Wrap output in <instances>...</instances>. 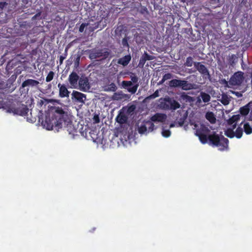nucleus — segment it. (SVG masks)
Wrapping results in <instances>:
<instances>
[{"mask_svg": "<svg viewBox=\"0 0 252 252\" xmlns=\"http://www.w3.org/2000/svg\"><path fill=\"white\" fill-rule=\"evenodd\" d=\"M42 124L48 130H52L55 127L59 131L60 129L63 128L73 136L77 135V128L72 124L67 112L62 107H55L52 108L46 114Z\"/></svg>", "mask_w": 252, "mask_h": 252, "instance_id": "nucleus-1", "label": "nucleus"}, {"mask_svg": "<svg viewBox=\"0 0 252 252\" xmlns=\"http://www.w3.org/2000/svg\"><path fill=\"white\" fill-rule=\"evenodd\" d=\"M207 126L208 125L206 124V143L213 147H218L220 151L227 150L229 142L228 139L222 135L220 136L216 132L207 135V132L210 131Z\"/></svg>", "mask_w": 252, "mask_h": 252, "instance_id": "nucleus-2", "label": "nucleus"}, {"mask_svg": "<svg viewBox=\"0 0 252 252\" xmlns=\"http://www.w3.org/2000/svg\"><path fill=\"white\" fill-rule=\"evenodd\" d=\"M159 107L165 110H176L180 107V103L170 98H160Z\"/></svg>", "mask_w": 252, "mask_h": 252, "instance_id": "nucleus-3", "label": "nucleus"}, {"mask_svg": "<svg viewBox=\"0 0 252 252\" xmlns=\"http://www.w3.org/2000/svg\"><path fill=\"white\" fill-rule=\"evenodd\" d=\"M155 127L154 124L150 121H144L141 126L138 127V131L141 134H145L147 133V132H148L152 131Z\"/></svg>", "mask_w": 252, "mask_h": 252, "instance_id": "nucleus-4", "label": "nucleus"}, {"mask_svg": "<svg viewBox=\"0 0 252 252\" xmlns=\"http://www.w3.org/2000/svg\"><path fill=\"white\" fill-rule=\"evenodd\" d=\"M111 51L108 49H102L94 51L92 53V57L94 58H100L105 60L110 57Z\"/></svg>", "mask_w": 252, "mask_h": 252, "instance_id": "nucleus-5", "label": "nucleus"}, {"mask_svg": "<svg viewBox=\"0 0 252 252\" xmlns=\"http://www.w3.org/2000/svg\"><path fill=\"white\" fill-rule=\"evenodd\" d=\"M194 129H195V135L198 136L200 141L202 144H205V125H200V127L199 124L194 125Z\"/></svg>", "mask_w": 252, "mask_h": 252, "instance_id": "nucleus-6", "label": "nucleus"}, {"mask_svg": "<svg viewBox=\"0 0 252 252\" xmlns=\"http://www.w3.org/2000/svg\"><path fill=\"white\" fill-rule=\"evenodd\" d=\"M11 110L14 114L22 116H26L29 111L27 106L23 104L17 107L11 108Z\"/></svg>", "mask_w": 252, "mask_h": 252, "instance_id": "nucleus-7", "label": "nucleus"}, {"mask_svg": "<svg viewBox=\"0 0 252 252\" xmlns=\"http://www.w3.org/2000/svg\"><path fill=\"white\" fill-rule=\"evenodd\" d=\"M122 85L124 89H126L128 92L131 94H135L139 86L138 84H136L135 85L132 86L133 84L130 81H123Z\"/></svg>", "mask_w": 252, "mask_h": 252, "instance_id": "nucleus-8", "label": "nucleus"}, {"mask_svg": "<svg viewBox=\"0 0 252 252\" xmlns=\"http://www.w3.org/2000/svg\"><path fill=\"white\" fill-rule=\"evenodd\" d=\"M244 77L242 72H237L230 78V84L233 86L240 85L243 81Z\"/></svg>", "mask_w": 252, "mask_h": 252, "instance_id": "nucleus-9", "label": "nucleus"}, {"mask_svg": "<svg viewBox=\"0 0 252 252\" xmlns=\"http://www.w3.org/2000/svg\"><path fill=\"white\" fill-rule=\"evenodd\" d=\"M188 82L185 80H181L178 79H172L169 82V85L171 87H182L184 90H186Z\"/></svg>", "mask_w": 252, "mask_h": 252, "instance_id": "nucleus-10", "label": "nucleus"}, {"mask_svg": "<svg viewBox=\"0 0 252 252\" xmlns=\"http://www.w3.org/2000/svg\"><path fill=\"white\" fill-rule=\"evenodd\" d=\"M178 116L176 117V121L179 126H182L188 117V112L184 110L178 111Z\"/></svg>", "mask_w": 252, "mask_h": 252, "instance_id": "nucleus-11", "label": "nucleus"}, {"mask_svg": "<svg viewBox=\"0 0 252 252\" xmlns=\"http://www.w3.org/2000/svg\"><path fill=\"white\" fill-rule=\"evenodd\" d=\"M79 85L80 90L86 92L90 89L89 80L87 77H81L79 80Z\"/></svg>", "mask_w": 252, "mask_h": 252, "instance_id": "nucleus-12", "label": "nucleus"}, {"mask_svg": "<svg viewBox=\"0 0 252 252\" xmlns=\"http://www.w3.org/2000/svg\"><path fill=\"white\" fill-rule=\"evenodd\" d=\"M154 58V56L150 55L146 52H145L140 58L138 63V66L143 67L146 61L153 60Z\"/></svg>", "mask_w": 252, "mask_h": 252, "instance_id": "nucleus-13", "label": "nucleus"}, {"mask_svg": "<svg viewBox=\"0 0 252 252\" xmlns=\"http://www.w3.org/2000/svg\"><path fill=\"white\" fill-rule=\"evenodd\" d=\"M58 87L59 89V96L62 98L68 97L70 92L68 91L64 84L59 83Z\"/></svg>", "mask_w": 252, "mask_h": 252, "instance_id": "nucleus-14", "label": "nucleus"}, {"mask_svg": "<svg viewBox=\"0 0 252 252\" xmlns=\"http://www.w3.org/2000/svg\"><path fill=\"white\" fill-rule=\"evenodd\" d=\"M72 95L78 102L81 103H84L86 99V96L85 94L76 91H73Z\"/></svg>", "mask_w": 252, "mask_h": 252, "instance_id": "nucleus-15", "label": "nucleus"}, {"mask_svg": "<svg viewBox=\"0 0 252 252\" xmlns=\"http://www.w3.org/2000/svg\"><path fill=\"white\" fill-rule=\"evenodd\" d=\"M167 116L165 114L157 113L154 115L151 118V122H163L166 119Z\"/></svg>", "mask_w": 252, "mask_h": 252, "instance_id": "nucleus-16", "label": "nucleus"}, {"mask_svg": "<svg viewBox=\"0 0 252 252\" xmlns=\"http://www.w3.org/2000/svg\"><path fill=\"white\" fill-rule=\"evenodd\" d=\"M39 84V82L38 81L32 79H28L22 83L21 87L23 88L27 86L33 87H37Z\"/></svg>", "mask_w": 252, "mask_h": 252, "instance_id": "nucleus-17", "label": "nucleus"}, {"mask_svg": "<svg viewBox=\"0 0 252 252\" xmlns=\"http://www.w3.org/2000/svg\"><path fill=\"white\" fill-rule=\"evenodd\" d=\"M68 80L70 84L74 86L77 85L78 81L79 80V76L76 72H72L69 75Z\"/></svg>", "mask_w": 252, "mask_h": 252, "instance_id": "nucleus-18", "label": "nucleus"}, {"mask_svg": "<svg viewBox=\"0 0 252 252\" xmlns=\"http://www.w3.org/2000/svg\"><path fill=\"white\" fill-rule=\"evenodd\" d=\"M131 59V56L130 55H127L122 58H120L118 61V63L125 66L129 63Z\"/></svg>", "mask_w": 252, "mask_h": 252, "instance_id": "nucleus-19", "label": "nucleus"}, {"mask_svg": "<svg viewBox=\"0 0 252 252\" xmlns=\"http://www.w3.org/2000/svg\"><path fill=\"white\" fill-rule=\"evenodd\" d=\"M126 94H124L122 91L114 93L112 96V99L114 100H121L126 98Z\"/></svg>", "mask_w": 252, "mask_h": 252, "instance_id": "nucleus-20", "label": "nucleus"}, {"mask_svg": "<svg viewBox=\"0 0 252 252\" xmlns=\"http://www.w3.org/2000/svg\"><path fill=\"white\" fill-rule=\"evenodd\" d=\"M103 88L105 92H115L117 90V87L114 83L104 85Z\"/></svg>", "mask_w": 252, "mask_h": 252, "instance_id": "nucleus-21", "label": "nucleus"}, {"mask_svg": "<svg viewBox=\"0 0 252 252\" xmlns=\"http://www.w3.org/2000/svg\"><path fill=\"white\" fill-rule=\"evenodd\" d=\"M116 120L118 123L120 124H124L126 122L127 117L125 114L121 112L117 116Z\"/></svg>", "mask_w": 252, "mask_h": 252, "instance_id": "nucleus-22", "label": "nucleus"}, {"mask_svg": "<svg viewBox=\"0 0 252 252\" xmlns=\"http://www.w3.org/2000/svg\"><path fill=\"white\" fill-rule=\"evenodd\" d=\"M206 119L212 124L216 122V116L212 112L209 111L206 113Z\"/></svg>", "mask_w": 252, "mask_h": 252, "instance_id": "nucleus-23", "label": "nucleus"}, {"mask_svg": "<svg viewBox=\"0 0 252 252\" xmlns=\"http://www.w3.org/2000/svg\"><path fill=\"white\" fill-rule=\"evenodd\" d=\"M244 129L245 132L247 134H250L252 133V127L248 123H246L244 125Z\"/></svg>", "mask_w": 252, "mask_h": 252, "instance_id": "nucleus-24", "label": "nucleus"}, {"mask_svg": "<svg viewBox=\"0 0 252 252\" xmlns=\"http://www.w3.org/2000/svg\"><path fill=\"white\" fill-rule=\"evenodd\" d=\"M240 112L242 115L246 116L250 112V108L247 105L242 107L240 108Z\"/></svg>", "mask_w": 252, "mask_h": 252, "instance_id": "nucleus-25", "label": "nucleus"}, {"mask_svg": "<svg viewBox=\"0 0 252 252\" xmlns=\"http://www.w3.org/2000/svg\"><path fill=\"white\" fill-rule=\"evenodd\" d=\"M194 65L197 69L203 75L205 73V65L200 64L199 63H194Z\"/></svg>", "mask_w": 252, "mask_h": 252, "instance_id": "nucleus-26", "label": "nucleus"}, {"mask_svg": "<svg viewBox=\"0 0 252 252\" xmlns=\"http://www.w3.org/2000/svg\"><path fill=\"white\" fill-rule=\"evenodd\" d=\"M225 135L230 138H233L235 136L234 132L233 129L228 128L225 131Z\"/></svg>", "mask_w": 252, "mask_h": 252, "instance_id": "nucleus-27", "label": "nucleus"}, {"mask_svg": "<svg viewBox=\"0 0 252 252\" xmlns=\"http://www.w3.org/2000/svg\"><path fill=\"white\" fill-rule=\"evenodd\" d=\"M209 2L212 8L220 7V0H209Z\"/></svg>", "mask_w": 252, "mask_h": 252, "instance_id": "nucleus-28", "label": "nucleus"}, {"mask_svg": "<svg viewBox=\"0 0 252 252\" xmlns=\"http://www.w3.org/2000/svg\"><path fill=\"white\" fill-rule=\"evenodd\" d=\"M220 102L224 105H228L229 103V99L226 94H222Z\"/></svg>", "mask_w": 252, "mask_h": 252, "instance_id": "nucleus-29", "label": "nucleus"}, {"mask_svg": "<svg viewBox=\"0 0 252 252\" xmlns=\"http://www.w3.org/2000/svg\"><path fill=\"white\" fill-rule=\"evenodd\" d=\"M243 133V129L242 128H241L240 127H238L236 129L235 132H234V134H235V136L237 138H240L242 136Z\"/></svg>", "mask_w": 252, "mask_h": 252, "instance_id": "nucleus-30", "label": "nucleus"}, {"mask_svg": "<svg viewBox=\"0 0 252 252\" xmlns=\"http://www.w3.org/2000/svg\"><path fill=\"white\" fill-rule=\"evenodd\" d=\"M193 63L194 64V63L193 62L192 58L189 57L187 58L185 65L187 66L191 67L192 66Z\"/></svg>", "mask_w": 252, "mask_h": 252, "instance_id": "nucleus-31", "label": "nucleus"}, {"mask_svg": "<svg viewBox=\"0 0 252 252\" xmlns=\"http://www.w3.org/2000/svg\"><path fill=\"white\" fill-rule=\"evenodd\" d=\"M239 119L238 115H233L231 118H229L228 120V124L229 125H232Z\"/></svg>", "mask_w": 252, "mask_h": 252, "instance_id": "nucleus-32", "label": "nucleus"}, {"mask_svg": "<svg viewBox=\"0 0 252 252\" xmlns=\"http://www.w3.org/2000/svg\"><path fill=\"white\" fill-rule=\"evenodd\" d=\"M54 74H55L53 71H49L47 76L46 77V81L47 82H50L51 81H52L54 78Z\"/></svg>", "mask_w": 252, "mask_h": 252, "instance_id": "nucleus-33", "label": "nucleus"}, {"mask_svg": "<svg viewBox=\"0 0 252 252\" xmlns=\"http://www.w3.org/2000/svg\"><path fill=\"white\" fill-rule=\"evenodd\" d=\"M136 109L135 105L132 104L130 106H128L126 110V113L128 114H130L132 113H133Z\"/></svg>", "mask_w": 252, "mask_h": 252, "instance_id": "nucleus-34", "label": "nucleus"}, {"mask_svg": "<svg viewBox=\"0 0 252 252\" xmlns=\"http://www.w3.org/2000/svg\"><path fill=\"white\" fill-rule=\"evenodd\" d=\"M161 134L163 137L167 138L170 136L171 131L169 129H163Z\"/></svg>", "mask_w": 252, "mask_h": 252, "instance_id": "nucleus-35", "label": "nucleus"}, {"mask_svg": "<svg viewBox=\"0 0 252 252\" xmlns=\"http://www.w3.org/2000/svg\"><path fill=\"white\" fill-rule=\"evenodd\" d=\"M80 60V57L79 56H77V57L74 60V65L76 67H78L79 65Z\"/></svg>", "mask_w": 252, "mask_h": 252, "instance_id": "nucleus-36", "label": "nucleus"}, {"mask_svg": "<svg viewBox=\"0 0 252 252\" xmlns=\"http://www.w3.org/2000/svg\"><path fill=\"white\" fill-rule=\"evenodd\" d=\"M158 96H159V92L158 90H157L154 92V93L151 94L150 97L151 98H155Z\"/></svg>", "mask_w": 252, "mask_h": 252, "instance_id": "nucleus-37", "label": "nucleus"}, {"mask_svg": "<svg viewBox=\"0 0 252 252\" xmlns=\"http://www.w3.org/2000/svg\"><path fill=\"white\" fill-rule=\"evenodd\" d=\"M130 78H131V81L132 82V83H136V84H138V78L137 77V76H135V75H134V76H130Z\"/></svg>", "mask_w": 252, "mask_h": 252, "instance_id": "nucleus-38", "label": "nucleus"}, {"mask_svg": "<svg viewBox=\"0 0 252 252\" xmlns=\"http://www.w3.org/2000/svg\"><path fill=\"white\" fill-rule=\"evenodd\" d=\"M88 25V24H86V23H82L80 27H79V32H83L84 30V29Z\"/></svg>", "mask_w": 252, "mask_h": 252, "instance_id": "nucleus-39", "label": "nucleus"}, {"mask_svg": "<svg viewBox=\"0 0 252 252\" xmlns=\"http://www.w3.org/2000/svg\"><path fill=\"white\" fill-rule=\"evenodd\" d=\"M172 74L169 73H166L163 76V79H164L165 80L171 79L172 78Z\"/></svg>", "mask_w": 252, "mask_h": 252, "instance_id": "nucleus-40", "label": "nucleus"}, {"mask_svg": "<svg viewBox=\"0 0 252 252\" xmlns=\"http://www.w3.org/2000/svg\"><path fill=\"white\" fill-rule=\"evenodd\" d=\"M236 57L235 55H232L230 58V62L231 64L234 63V60L236 59Z\"/></svg>", "mask_w": 252, "mask_h": 252, "instance_id": "nucleus-41", "label": "nucleus"}, {"mask_svg": "<svg viewBox=\"0 0 252 252\" xmlns=\"http://www.w3.org/2000/svg\"><path fill=\"white\" fill-rule=\"evenodd\" d=\"M122 42L124 46H128L127 40L126 38L122 39Z\"/></svg>", "mask_w": 252, "mask_h": 252, "instance_id": "nucleus-42", "label": "nucleus"}, {"mask_svg": "<svg viewBox=\"0 0 252 252\" xmlns=\"http://www.w3.org/2000/svg\"><path fill=\"white\" fill-rule=\"evenodd\" d=\"M65 58H66V55L64 56H63V55L60 56V57H59V61H60V65H61L63 63V61L65 59Z\"/></svg>", "mask_w": 252, "mask_h": 252, "instance_id": "nucleus-43", "label": "nucleus"}, {"mask_svg": "<svg viewBox=\"0 0 252 252\" xmlns=\"http://www.w3.org/2000/svg\"><path fill=\"white\" fill-rule=\"evenodd\" d=\"M7 3L6 2H0V9H2Z\"/></svg>", "mask_w": 252, "mask_h": 252, "instance_id": "nucleus-44", "label": "nucleus"}, {"mask_svg": "<svg viewBox=\"0 0 252 252\" xmlns=\"http://www.w3.org/2000/svg\"><path fill=\"white\" fill-rule=\"evenodd\" d=\"M94 120L95 123H98L99 122V118L97 115H95L94 117Z\"/></svg>", "mask_w": 252, "mask_h": 252, "instance_id": "nucleus-45", "label": "nucleus"}, {"mask_svg": "<svg viewBox=\"0 0 252 252\" xmlns=\"http://www.w3.org/2000/svg\"><path fill=\"white\" fill-rule=\"evenodd\" d=\"M201 97L203 102H205V92H201Z\"/></svg>", "mask_w": 252, "mask_h": 252, "instance_id": "nucleus-46", "label": "nucleus"}, {"mask_svg": "<svg viewBox=\"0 0 252 252\" xmlns=\"http://www.w3.org/2000/svg\"><path fill=\"white\" fill-rule=\"evenodd\" d=\"M210 100V95L206 94V102L209 101Z\"/></svg>", "mask_w": 252, "mask_h": 252, "instance_id": "nucleus-47", "label": "nucleus"}, {"mask_svg": "<svg viewBox=\"0 0 252 252\" xmlns=\"http://www.w3.org/2000/svg\"><path fill=\"white\" fill-rule=\"evenodd\" d=\"M166 80L163 79V77H162V79L159 82V84H163Z\"/></svg>", "mask_w": 252, "mask_h": 252, "instance_id": "nucleus-48", "label": "nucleus"}, {"mask_svg": "<svg viewBox=\"0 0 252 252\" xmlns=\"http://www.w3.org/2000/svg\"><path fill=\"white\" fill-rule=\"evenodd\" d=\"M206 75H209V71H208V70L207 69V68H206Z\"/></svg>", "mask_w": 252, "mask_h": 252, "instance_id": "nucleus-49", "label": "nucleus"}, {"mask_svg": "<svg viewBox=\"0 0 252 252\" xmlns=\"http://www.w3.org/2000/svg\"><path fill=\"white\" fill-rule=\"evenodd\" d=\"M43 103H44L43 101L42 100H40V101L39 102L40 104L42 105V104H43Z\"/></svg>", "mask_w": 252, "mask_h": 252, "instance_id": "nucleus-50", "label": "nucleus"}, {"mask_svg": "<svg viewBox=\"0 0 252 252\" xmlns=\"http://www.w3.org/2000/svg\"><path fill=\"white\" fill-rule=\"evenodd\" d=\"M236 126V124H235L234 125H233V128H235Z\"/></svg>", "mask_w": 252, "mask_h": 252, "instance_id": "nucleus-51", "label": "nucleus"}, {"mask_svg": "<svg viewBox=\"0 0 252 252\" xmlns=\"http://www.w3.org/2000/svg\"><path fill=\"white\" fill-rule=\"evenodd\" d=\"M172 126H173V125H172V124H171V125H170V127H172Z\"/></svg>", "mask_w": 252, "mask_h": 252, "instance_id": "nucleus-52", "label": "nucleus"}, {"mask_svg": "<svg viewBox=\"0 0 252 252\" xmlns=\"http://www.w3.org/2000/svg\"><path fill=\"white\" fill-rule=\"evenodd\" d=\"M210 128H211V129H213V128L212 127H210Z\"/></svg>", "mask_w": 252, "mask_h": 252, "instance_id": "nucleus-53", "label": "nucleus"}]
</instances>
